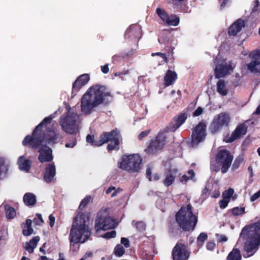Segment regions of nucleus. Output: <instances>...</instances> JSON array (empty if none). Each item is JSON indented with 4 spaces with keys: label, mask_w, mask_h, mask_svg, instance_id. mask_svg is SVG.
Instances as JSON below:
<instances>
[{
    "label": "nucleus",
    "mask_w": 260,
    "mask_h": 260,
    "mask_svg": "<svg viewBox=\"0 0 260 260\" xmlns=\"http://www.w3.org/2000/svg\"><path fill=\"white\" fill-rule=\"evenodd\" d=\"M55 218L52 214H50L49 216V225L51 227H53L54 225Z\"/></svg>",
    "instance_id": "53"
},
{
    "label": "nucleus",
    "mask_w": 260,
    "mask_h": 260,
    "mask_svg": "<svg viewBox=\"0 0 260 260\" xmlns=\"http://www.w3.org/2000/svg\"><path fill=\"white\" fill-rule=\"evenodd\" d=\"M166 142V135L163 133H159L154 140L151 141L145 151L150 154H155L163 148Z\"/></svg>",
    "instance_id": "10"
},
{
    "label": "nucleus",
    "mask_w": 260,
    "mask_h": 260,
    "mask_svg": "<svg viewBox=\"0 0 260 260\" xmlns=\"http://www.w3.org/2000/svg\"><path fill=\"white\" fill-rule=\"evenodd\" d=\"M101 71L104 74H107L109 71L108 64H105L101 67Z\"/></svg>",
    "instance_id": "56"
},
{
    "label": "nucleus",
    "mask_w": 260,
    "mask_h": 260,
    "mask_svg": "<svg viewBox=\"0 0 260 260\" xmlns=\"http://www.w3.org/2000/svg\"><path fill=\"white\" fill-rule=\"evenodd\" d=\"M121 190V189L118 188L117 189H116V188L114 186H111L109 187L106 191V194H108L110 193H112L111 197H114L116 196L117 194V193L119 192V191Z\"/></svg>",
    "instance_id": "39"
},
{
    "label": "nucleus",
    "mask_w": 260,
    "mask_h": 260,
    "mask_svg": "<svg viewBox=\"0 0 260 260\" xmlns=\"http://www.w3.org/2000/svg\"><path fill=\"white\" fill-rule=\"evenodd\" d=\"M23 201L27 206H33L36 202V197L32 193H26L23 197Z\"/></svg>",
    "instance_id": "30"
},
{
    "label": "nucleus",
    "mask_w": 260,
    "mask_h": 260,
    "mask_svg": "<svg viewBox=\"0 0 260 260\" xmlns=\"http://www.w3.org/2000/svg\"><path fill=\"white\" fill-rule=\"evenodd\" d=\"M206 125L202 121L194 127L192 133V143L193 145H197L203 141L206 136Z\"/></svg>",
    "instance_id": "11"
},
{
    "label": "nucleus",
    "mask_w": 260,
    "mask_h": 260,
    "mask_svg": "<svg viewBox=\"0 0 260 260\" xmlns=\"http://www.w3.org/2000/svg\"><path fill=\"white\" fill-rule=\"evenodd\" d=\"M259 197H260V190L251 197L250 200L251 201H254Z\"/></svg>",
    "instance_id": "58"
},
{
    "label": "nucleus",
    "mask_w": 260,
    "mask_h": 260,
    "mask_svg": "<svg viewBox=\"0 0 260 260\" xmlns=\"http://www.w3.org/2000/svg\"><path fill=\"white\" fill-rule=\"evenodd\" d=\"M188 176L186 175H183L180 179L181 182H185L187 181V180L192 179L194 176V173L192 170H189L188 172Z\"/></svg>",
    "instance_id": "40"
},
{
    "label": "nucleus",
    "mask_w": 260,
    "mask_h": 260,
    "mask_svg": "<svg viewBox=\"0 0 260 260\" xmlns=\"http://www.w3.org/2000/svg\"><path fill=\"white\" fill-rule=\"evenodd\" d=\"M247 69L251 73L260 74V61L251 60L246 64Z\"/></svg>",
    "instance_id": "27"
},
{
    "label": "nucleus",
    "mask_w": 260,
    "mask_h": 260,
    "mask_svg": "<svg viewBox=\"0 0 260 260\" xmlns=\"http://www.w3.org/2000/svg\"><path fill=\"white\" fill-rule=\"evenodd\" d=\"M121 243L123 244L125 247H128L129 246V242L127 238H122L121 239Z\"/></svg>",
    "instance_id": "54"
},
{
    "label": "nucleus",
    "mask_w": 260,
    "mask_h": 260,
    "mask_svg": "<svg viewBox=\"0 0 260 260\" xmlns=\"http://www.w3.org/2000/svg\"><path fill=\"white\" fill-rule=\"evenodd\" d=\"M229 202V201L222 198V200H220L219 202L220 208L223 209L227 207Z\"/></svg>",
    "instance_id": "49"
},
{
    "label": "nucleus",
    "mask_w": 260,
    "mask_h": 260,
    "mask_svg": "<svg viewBox=\"0 0 260 260\" xmlns=\"http://www.w3.org/2000/svg\"><path fill=\"white\" fill-rule=\"evenodd\" d=\"M177 79V73L174 71L168 70L164 78V84L166 87L172 85L174 84Z\"/></svg>",
    "instance_id": "24"
},
{
    "label": "nucleus",
    "mask_w": 260,
    "mask_h": 260,
    "mask_svg": "<svg viewBox=\"0 0 260 260\" xmlns=\"http://www.w3.org/2000/svg\"><path fill=\"white\" fill-rule=\"evenodd\" d=\"M81 122L78 115H66L61 117L59 123L62 131L70 134H76L79 132Z\"/></svg>",
    "instance_id": "7"
},
{
    "label": "nucleus",
    "mask_w": 260,
    "mask_h": 260,
    "mask_svg": "<svg viewBox=\"0 0 260 260\" xmlns=\"http://www.w3.org/2000/svg\"><path fill=\"white\" fill-rule=\"evenodd\" d=\"M121 140V137L117 129H115L110 132H104L100 137L99 140H95L93 136L88 135L86 141L91 145L99 147L110 141L111 143L107 146V149L112 151L119 149V145Z\"/></svg>",
    "instance_id": "5"
},
{
    "label": "nucleus",
    "mask_w": 260,
    "mask_h": 260,
    "mask_svg": "<svg viewBox=\"0 0 260 260\" xmlns=\"http://www.w3.org/2000/svg\"><path fill=\"white\" fill-rule=\"evenodd\" d=\"M38 159L41 162L50 161L53 159L52 150L47 146H43L39 151Z\"/></svg>",
    "instance_id": "19"
},
{
    "label": "nucleus",
    "mask_w": 260,
    "mask_h": 260,
    "mask_svg": "<svg viewBox=\"0 0 260 260\" xmlns=\"http://www.w3.org/2000/svg\"><path fill=\"white\" fill-rule=\"evenodd\" d=\"M18 165L21 170L27 172L30 168L31 161L26 159L24 156H21L18 159Z\"/></svg>",
    "instance_id": "25"
},
{
    "label": "nucleus",
    "mask_w": 260,
    "mask_h": 260,
    "mask_svg": "<svg viewBox=\"0 0 260 260\" xmlns=\"http://www.w3.org/2000/svg\"><path fill=\"white\" fill-rule=\"evenodd\" d=\"M220 196V192L219 191H215L214 193H213L211 195V197L214 198H217Z\"/></svg>",
    "instance_id": "61"
},
{
    "label": "nucleus",
    "mask_w": 260,
    "mask_h": 260,
    "mask_svg": "<svg viewBox=\"0 0 260 260\" xmlns=\"http://www.w3.org/2000/svg\"><path fill=\"white\" fill-rule=\"evenodd\" d=\"M142 30L139 26L136 25H131L126 30L124 34V38L127 39H139L141 37Z\"/></svg>",
    "instance_id": "18"
},
{
    "label": "nucleus",
    "mask_w": 260,
    "mask_h": 260,
    "mask_svg": "<svg viewBox=\"0 0 260 260\" xmlns=\"http://www.w3.org/2000/svg\"><path fill=\"white\" fill-rule=\"evenodd\" d=\"M260 10L259 3L258 0L255 1V5L253 7L252 12H256Z\"/></svg>",
    "instance_id": "52"
},
{
    "label": "nucleus",
    "mask_w": 260,
    "mask_h": 260,
    "mask_svg": "<svg viewBox=\"0 0 260 260\" xmlns=\"http://www.w3.org/2000/svg\"><path fill=\"white\" fill-rule=\"evenodd\" d=\"M247 127L244 124H239L234 131L232 133L231 135L226 137L224 138L223 141L226 143H232L235 140L244 136L247 132Z\"/></svg>",
    "instance_id": "17"
},
{
    "label": "nucleus",
    "mask_w": 260,
    "mask_h": 260,
    "mask_svg": "<svg viewBox=\"0 0 260 260\" xmlns=\"http://www.w3.org/2000/svg\"><path fill=\"white\" fill-rule=\"evenodd\" d=\"M252 114H260V105L256 108L255 112H254Z\"/></svg>",
    "instance_id": "64"
},
{
    "label": "nucleus",
    "mask_w": 260,
    "mask_h": 260,
    "mask_svg": "<svg viewBox=\"0 0 260 260\" xmlns=\"http://www.w3.org/2000/svg\"><path fill=\"white\" fill-rule=\"evenodd\" d=\"M228 260H241V255L240 250L237 248H234L229 253Z\"/></svg>",
    "instance_id": "31"
},
{
    "label": "nucleus",
    "mask_w": 260,
    "mask_h": 260,
    "mask_svg": "<svg viewBox=\"0 0 260 260\" xmlns=\"http://www.w3.org/2000/svg\"><path fill=\"white\" fill-rule=\"evenodd\" d=\"M142 159L138 154L124 155L118 164L119 168L130 172H138L141 169Z\"/></svg>",
    "instance_id": "8"
},
{
    "label": "nucleus",
    "mask_w": 260,
    "mask_h": 260,
    "mask_svg": "<svg viewBox=\"0 0 260 260\" xmlns=\"http://www.w3.org/2000/svg\"><path fill=\"white\" fill-rule=\"evenodd\" d=\"M50 116L46 117L35 129L32 136L28 135L22 142L24 146L37 148L44 140L48 143L55 142L59 138V135L54 130H49L48 124L50 123Z\"/></svg>",
    "instance_id": "1"
},
{
    "label": "nucleus",
    "mask_w": 260,
    "mask_h": 260,
    "mask_svg": "<svg viewBox=\"0 0 260 260\" xmlns=\"http://www.w3.org/2000/svg\"><path fill=\"white\" fill-rule=\"evenodd\" d=\"M89 217L88 214L80 211L77 212L73 219L69 235L71 248L78 243H84L90 235L88 224Z\"/></svg>",
    "instance_id": "3"
},
{
    "label": "nucleus",
    "mask_w": 260,
    "mask_h": 260,
    "mask_svg": "<svg viewBox=\"0 0 260 260\" xmlns=\"http://www.w3.org/2000/svg\"><path fill=\"white\" fill-rule=\"evenodd\" d=\"M217 91L222 96H225L228 93V89L226 87L225 81L220 79L217 83Z\"/></svg>",
    "instance_id": "29"
},
{
    "label": "nucleus",
    "mask_w": 260,
    "mask_h": 260,
    "mask_svg": "<svg viewBox=\"0 0 260 260\" xmlns=\"http://www.w3.org/2000/svg\"><path fill=\"white\" fill-rule=\"evenodd\" d=\"M156 13L158 17L164 22L168 25L177 26L179 23V18L175 15L169 16L163 9L157 8L156 10Z\"/></svg>",
    "instance_id": "12"
},
{
    "label": "nucleus",
    "mask_w": 260,
    "mask_h": 260,
    "mask_svg": "<svg viewBox=\"0 0 260 260\" xmlns=\"http://www.w3.org/2000/svg\"><path fill=\"white\" fill-rule=\"evenodd\" d=\"M244 26L245 23L243 20L241 19L237 20L229 28L228 33L229 35L235 36Z\"/></svg>",
    "instance_id": "23"
},
{
    "label": "nucleus",
    "mask_w": 260,
    "mask_h": 260,
    "mask_svg": "<svg viewBox=\"0 0 260 260\" xmlns=\"http://www.w3.org/2000/svg\"><path fill=\"white\" fill-rule=\"evenodd\" d=\"M124 253V249L122 246L118 245L115 248V253L119 256H122Z\"/></svg>",
    "instance_id": "41"
},
{
    "label": "nucleus",
    "mask_w": 260,
    "mask_h": 260,
    "mask_svg": "<svg viewBox=\"0 0 260 260\" xmlns=\"http://www.w3.org/2000/svg\"><path fill=\"white\" fill-rule=\"evenodd\" d=\"M217 241L219 242H224L228 240V238L223 235H217Z\"/></svg>",
    "instance_id": "50"
},
{
    "label": "nucleus",
    "mask_w": 260,
    "mask_h": 260,
    "mask_svg": "<svg viewBox=\"0 0 260 260\" xmlns=\"http://www.w3.org/2000/svg\"><path fill=\"white\" fill-rule=\"evenodd\" d=\"M115 227V222L109 217H99L95 220V229L96 231H106Z\"/></svg>",
    "instance_id": "15"
},
{
    "label": "nucleus",
    "mask_w": 260,
    "mask_h": 260,
    "mask_svg": "<svg viewBox=\"0 0 260 260\" xmlns=\"http://www.w3.org/2000/svg\"><path fill=\"white\" fill-rule=\"evenodd\" d=\"M116 232L115 231H112L105 233L103 236V238L106 239H110L114 238L116 236Z\"/></svg>",
    "instance_id": "45"
},
{
    "label": "nucleus",
    "mask_w": 260,
    "mask_h": 260,
    "mask_svg": "<svg viewBox=\"0 0 260 260\" xmlns=\"http://www.w3.org/2000/svg\"><path fill=\"white\" fill-rule=\"evenodd\" d=\"M241 161V159L238 158L234 160L232 167V169L233 171L237 170L239 167Z\"/></svg>",
    "instance_id": "48"
},
{
    "label": "nucleus",
    "mask_w": 260,
    "mask_h": 260,
    "mask_svg": "<svg viewBox=\"0 0 260 260\" xmlns=\"http://www.w3.org/2000/svg\"><path fill=\"white\" fill-rule=\"evenodd\" d=\"M234 156L232 154L226 149L219 150L216 155V161L220 167L221 172L226 173L232 165Z\"/></svg>",
    "instance_id": "9"
},
{
    "label": "nucleus",
    "mask_w": 260,
    "mask_h": 260,
    "mask_svg": "<svg viewBox=\"0 0 260 260\" xmlns=\"http://www.w3.org/2000/svg\"><path fill=\"white\" fill-rule=\"evenodd\" d=\"M160 178V176L158 174H155L153 175V176H151L149 177V180L150 181H156L159 180Z\"/></svg>",
    "instance_id": "59"
},
{
    "label": "nucleus",
    "mask_w": 260,
    "mask_h": 260,
    "mask_svg": "<svg viewBox=\"0 0 260 260\" xmlns=\"http://www.w3.org/2000/svg\"><path fill=\"white\" fill-rule=\"evenodd\" d=\"M155 55L159 56L161 58H162L165 62V63H167L168 62V58L166 55V54L161 53V52H156V53H152L151 54V56H154Z\"/></svg>",
    "instance_id": "46"
},
{
    "label": "nucleus",
    "mask_w": 260,
    "mask_h": 260,
    "mask_svg": "<svg viewBox=\"0 0 260 260\" xmlns=\"http://www.w3.org/2000/svg\"><path fill=\"white\" fill-rule=\"evenodd\" d=\"M249 56L252 60L260 61V49L255 50L251 52Z\"/></svg>",
    "instance_id": "37"
},
{
    "label": "nucleus",
    "mask_w": 260,
    "mask_h": 260,
    "mask_svg": "<svg viewBox=\"0 0 260 260\" xmlns=\"http://www.w3.org/2000/svg\"><path fill=\"white\" fill-rule=\"evenodd\" d=\"M175 176L173 173L170 172L167 174L166 178L163 181L164 184L165 186H169L171 185L174 181Z\"/></svg>",
    "instance_id": "34"
},
{
    "label": "nucleus",
    "mask_w": 260,
    "mask_h": 260,
    "mask_svg": "<svg viewBox=\"0 0 260 260\" xmlns=\"http://www.w3.org/2000/svg\"><path fill=\"white\" fill-rule=\"evenodd\" d=\"M37 217L34 219V222L37 225H40L44 222L42 215L40 214L37 215Z\"/></svg>",
    "instance_id": "47"
},
{
    "label": "nucleus",
    "mask_w": 260,
    "mask_h": 260,
    "mask_svg": "<svg viewBox=\"0 0 260 260\" xmlns=\"http://www.w3.org/2000/svg\"><path fill=\"white\" fill-rule=\"evenodd\" d=\"M135 221H133V224L140 231H143L145 229V224L142 221L137 222L134 224Z\"/></svg>",
    "instance_id": "42"
},
{
    "label": "nucleus",
    "mask_w": 260,
    "mask_h": 260,
    "mask_svg": "<svg viewBox=\"0 0 260 260\" xmlns=\"http://www.w3.org/2000/svg\"><path fill=\"white\" fill-rule=\"evenodd\" d=\"M232 213L233 215H241L245 213V208L243 207H235L232 209Z\"/></svg>",
    "instance_id": "38"
},
{
    "label": "nucleus",
    "mask_w": 260,
    "mask_h": 260,
    "mask_svg": "<svg viewBox=\"0 0 260 260\" xmlns=\"http://www.w3.org/2000/svg\"><path fill=\"white\" fill-rule=\"evenodd\" d=\"M40 238L39 236L34 237L29 242H26L24 244V248L29 253L34 252V249L36 247Z\"/></svg>",
    "instance_id": "26"
},
{
    "label": "nucleus",
    "mask_w": 260,
    "mask_h": 260,
    "mask_svg": "<svg viewBox=\"0 0 260 260\" xmlns=\"http://www.w3.org/2000/svg\"><path fill=\"white\" fill-rule=\"evenodd\" d=\"M187 119L186 115H177L176 116L170 124V128L174 132Z\"/></svg>",
    "instance_id": "21"
},
{
    "label": "nucleus",
    "mask_w": 260,
    "mask_h": 260,
    "mask_svg": "<svg viewBox=\"0 0 260 260\" xmlns=\"http://www.w3.org/2000/svg\"><path fill=\"white\" fill-rule=\"evenodd\" d=\"M176 220L179 226L185 231H193L198 221L197 217L192 213L190 205L182 207L176 215Z\"/></svg>",
    "instance_id": "6"
},
{
    "label": "nucleus",
    "mask_w": 260,
    "mask_h": 260,
    "mask_svg": "<svg viewBox=\"0 0 260 260\" xmlns=\"http://www.w3.org/2000/svg\"><path fill=\"white\" fill-rule=\"evenodd\" d=\"M203 112V108L199 107L197 110L193 113V114H202Z\"/></svg>",
    "instance_id": "60"
},
{
    "label": "nucleus",
    "mask_w": 260,
    "mask_h": 260,
    "mask_svg": "<svg viewBox=\"0 0 260 260\" xmlns=\"http://www.w3.org/2000/svg\"><path fill=\"white\" fill-rule=\"evenodd\" d=\"M174 260H185L189 256V252L186 249L185 245L178 243L172 250Z\"/></svg>",
    "instance_id": "14"
},
{
    "label": "nucleus",
    "mask_w": 260,
    "mask_h": 260,
    "mask_svg": "<svg viewBox=\"0 0 260 260\" xmlns=\"http://www.w3.org/2000/svg\"><path fill=\"white\" fill-rule=\"evenodd\" d=\"M150 133L149 130L142 132L138 136V139L140 140H142L144 138L146 137Z\"/></svg>",
    "instance_id": "51"
},
{
    "label": "nucleus",
    "mask_w": 260,
    "mask_h": 260,
    "mask_svg": "<svg viewBox=\"0 0 260 260\" xmlns=\"http://www.w3.org/2000/svg\"><path fill=\"white\" fill-rule=\"evenodd\" d=\"M32 221L30 219H27L26 220L25 225L26 226H31Z\"/></svg>",
    "instance_id": "63"
},
{
    "label": "nucleus",
    "mask_w": 260,
    "mask_h": 260,
    "mask_svg": "<svg viewBox=\"0 0 260 260\" xmlns=\"http://www.w3.org/2000/svg\"><path fill=\"white\" fill-rule=\"evenodd\" d=\"M206 247L209 250H213L215 247V244L214 242H210L207 244Z\"/></svg>",
    "instance_id": "55"
},
{
    "label": "nucleus",
    "mask_w": 260,
    "mask_h": 260,
    "mask_svg": "<svg viewBox=\"0 0 260 260\" xmlns=\"http://www.w3.org/2000/svg\"><path fill=\"white\" fill-rule=\"evenodd\" d=\"M240 237L247 239L244 249L247 253V256L253 255L260 245V222L244 228Z\"/></svg>",
    "instance_id": "4"
},
{
    "label": "nucleus",
    "mask_w": 260,
    "mask_h": 260,
    "mask_svg": "<svg viewBox=\"0 0 260 260\" xmlns=\"http://www.w3.org/2000/svg\"><path fill=\"white\" fill-rule=\"evenodd\" d=\"M234 193V190L233 188H229L228 190H225L222 193V198L224 199L225 200H227L228 201H230V199L231 198H233V200H235L236 199V197H233V194Z\"/></svg>",
    "instance_id": "35"
},
{
    "label": "nucleus",
    "mask_w": 260,
    "mask_h": 260,
    "mask_svg": "<svg viewBox=\"0 0 260 260\" xmlns=\"http://www.w3.org/2000/svg\"><path fill=\"white\" fill-rule=\"evenodd\" d=\"M56 174V169L54 165L53 164H48L45 169V171L44 174V179L47 183L51 182Z\"/></svg>",
    "instance_id": "22"
},
{
    "label": "nucleus",
    "mask_w": 260,
    "mask_h": 260,
    "mask_svg": "<svg viewBox=\"0 0 260 260\" xmlns=\"http://www.w3.org/2000/svg\"><path fill=\"white\" fill-rule=\"evenodd\" d=\"M74 107L71 108L70 105L66 102H63V105L59 107L58 110L55 111L53 114H57L58 112L63 114H77Z\"/></svg>",
    "instance_id": "28"
},
{
    "label": "nucleus",
    "mask_w": 260,
    "mask_h": 260,
    "mask_svg": "<svg viewBox=\"0 0 260 260\" xmlns=\"http://www.w3.org/2000/svg\"><path fill=\"white\" fill-rule=\"evenodd\" d=\"M8 170V165L6 164L5 160L0 157V177L5 175Z\"/></svg>",
    "instance_id": "33"
},
{
    "label": "nucleus",
    "mask_w": 260,
    "mask_h": 260,
    "mask_svg": "<svg viewBox=\"0 0 260 260\" xmlns=\"http://www.w3.org/2000/svg\"><path fill=\"white\" fill-rule=\"evenodd\" d=\"M91 197L90 196H87L82 201H81L79 208L82 209L84 207H85L86 205L90 201Z\"/></svg>",
    "instance_id": "43"
},
{
    "label": "nucleus",
    "mask_w": 260,
    "mask_h": 260,
    "mask_svg": "<svg viewBox=\"0 0 260 260\" xmlns=\"http://www.w3.org/2000/svg\"><path fill=\"white\" fill-rule=\"evenodd\" d=\"M234 67H232L231 61L229 63H221L216 65L214 71L216 78L219 79L229 74L231 71H233Z\"/></svg>",
    "instance_id": "16"
},
{
    "label": "nucleus",
    "mask_w": 260,
    "mask_h": 260,
    "mask_svg": "<svg viewBox=\"0 0 260 260\" xmlns=\"http://www.w3.org/2000/svg\"><path fill=\"white\" fill-rule=\"evenodd\" d=\"M207 237L208 236L206 233H201L197 238V243L198 246L200 247L202 246L204 242L207 240Z\"/></svg>",
    "instance_id": "36"
},
{
    "label": "nucleus",
    "mask_w": 260,
    "mask_h": 260,
    "mask_svg": "<svg viewBox=\"0 0 260 260\" xmlns=\"http://www.w3.org/2000/svg\"><path fill=\"white\" fill-rule=\"evenodd\" d=\"M107 87L95 84L89 87L81 99V110L84 114H90L99 105L104 102L106 96H110Z\"/></svg>",
    "instance_id": "2"
},
{
    "label": "nucleus",
    "mask_w": 260,
    "mask_h": 260,
    "mask_svg": "<svg viewBox=\"0 0 260 260\" xmlns=\"http://www.w3.org/2000/svg\"><path fill=\"white\" fill-rule=\"evenodd\" d=\"M34 230L31 226H26V229L24 228L22 233L25 236H28L33 233Z\"/></svg>",
    "instance_id": "44"
},
{
    "label": "nucleus",
    "mask_w": 260,
    "mask_h": 260,
    "mask_svg": "<svg viewBox=\"0 0 260 260\" xmlns=\"http://www.w3.org/2000/svg\"><path fill=\"white\" fill-rule=\"evenodd\" d=\"M230 120L228 115H218L213 120L212 125L215 128H218L220 126L228 125Z\"/></svg>",
    "instance_id": "20"
},
{
    "label": "nucleus",
    "mask_w": 260,
    "mask_h": 260,
    "mask_svg": "<svg viewBox=\"0 0 260 260\" xmlns=\"http://www.w3.org/2000/svg\"><path fill=\"white\" fill-rule=\"evenodd\" d=\"M89 80L90 77L87 74H84L79 76L73 83L71 98L75 96L80 89L88 82Z\"/></svg>",
    "instance_id": "13"
},
{
    "label": "nucleus",
    "mask_w": 260,
    "mask_h": 260,
    "mask_svg": "<svg viewBox=\"0 0 260 260\" xmlns=\"http://www.w3.org/2000/svg\"><path fill=\"white\" fill-rule=\"evenodd\" d=\"M38 260H54L52 258H50L47 257L46 256H41L39 257V258Z\"/></svg>",
    "instance_id": "62"
},
{
    "label": "nucleus",
    "mask_w": 260,
    "mask_h": 260,
    "mask_svg": "<svg viewBox=\"0 0 260 260\" xmlns=\"http://www.w3.org/2000/svg\"><path fill=\"white\" fill-rule=\"evenodd\" d=\"M76 144V140H73L71 142L66 143V147L67 148H73Z\"/></svg>",
    "instance_id": "57"
},
{
    "label": "nucleus",
    "mask_w": 260,
    "mask_h": 260,
    "mask_svg": "<svg viewBox=\"0 0 260 260\" xmlns=\"http://www.w3.org/2000/svg\"><path fill=\"white\" fill-rule=\"evenodd\" d=\"M5 211L6 214V217L8 218L12 219L16 215L15 210L9 205H5Z\"/></svg>",
    "instance_id": "32"
}]
</instances>
